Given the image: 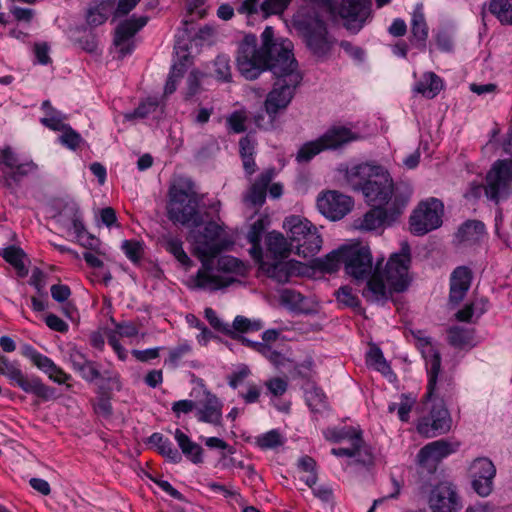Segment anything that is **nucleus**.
I'll return each mask as SVG.
<instances>
[{"instance_id":"nucleus-1","label":"nucleus","mask_w":512,"mask_h":512,"mask_svg":"<svg viewBox=\"0 0 512 512\" xmlns=\"http://www.w3.org/2000/svg\"><path fill=\"white\" fill-rule=\"evenodd\" d=\"M293 48V43L288 38H276L271 26H267L261 34V47H257V37L254 34L245 35L238 46L237 67L244 78L257 79L267 70L275 77L264 103L271 118L288 107L302 80Z\"/></svg>"},{"instance_id":"nucleus-2","label":"nucleus","mask_w":512,"mask_h":512,"mask_svg":"<svg viewBox=\"0 0 512 512\" xmlns=\"http://www.w3.org/2000/svg\"><path fill=\"white\" fill-rule=\"evenodd\" d=\"M370 15L371 2H309L293 15L292 24L312 53L323 57L336 42L327 31L325 18L340 19L347 30L357 33Z\"/></svg>"},{"instance_id":"nucleus-3","label":"nucleus","mask_w":512,"mask_h":512,"mask_svg":"<svg viewBox=\"0 0 512 512\" xmlns=\"http://www.w3.org/2000/svg\"><path fill=\"white\" fill-rule=\"evenodd\" d=\"M348 182L354 190L361 191L366 202L373 208L362 219L357 228L365 231L383 229L394 223L403 212V203L392 201L394 183L389 172L379 165L363 163L347 172Z\"/></svg>"},{"instance_id":"nucleus-4","label":"nucleus","mask_w":512,"mask_h":512,"mask_svg":"<svg viewBox=\"0 0 512 512\" xmlns=\"http://www.w3.org/2000/svg\"><path fill=\"white\" fill-rule=\"evenodd\" d=\"M222 234L223 226L214 221L208 222L202 232L195 234L194 250L202 267L188 279L191 289L214 292L230 286L235 275L244 273L243 262L233 256H222L217 259V265H213L214 258L224 249Z\"/></svg>"},{"instance_id":"nucleus-5","label":"nucleus","mask_w":512,"mask_h":512,"mask_svg":"<svg viewBox=\"0 0 512 512\" xmlns=\"http://www.w3.org/2000/svg\"><path fill=\"white\" fill-rule=\"evenodd\" d=\"M419 343L428 376L423 404V410H427L428 413L418 419L416 429L420 435L432 438L445 434L451 429L452 418L445 406L444 398L450 394L452 380L441 373V357L432 345L431 339L420 338Z\"/></svg>"},{"instance_id":"nucleus-6","label":"nucleus","mask_w":512,"mask_h":512,"mask_svg":"<svg viewBox=\"0 0 512 512\" xmlns=\"http://www.w3.org/2000/svg\"><path fill=\"white\" fill-rule=\"evenodd\" d=\"M263 229L262 221H257L252 225L247 236L252 245L249 253L259 263L260 269L278 283H286L294 276L306 275L309 271L307 265L288 259L293 253L292 246H290V239L281 232L271 231L265 235L263 251L260 244Z\"/></svg>"},{"instance_id":"nucleus-7","label":"nucleus","mask_w":512,"mask_h":512,"mask_svg":"<svg viewBox=\"0 0 512 512\" xmlns=\"http://www.w3.org/2000/svg\"><path fill=\"white\" fill-rule=\"evenodd\" d=\"M383 260L384 258L376 260L374 273L363 290V297L367 301L385 302L393 292L405 291L411 282L409 275L411 254L407 242L401 244L400 251L393 253L382 269Z\"/></svg>"},{"instance_id":"nucleus-8","label":"nucleus","mask_w":512,"mask_h":512,"mask_svg":"<svg viewBox=\"0 0 512 512\" xmlns=\"http://www.w3.org/2000/svg\"><path fill=\"white\" fill-rule=\"evenodd\" d=\"M200 202L192 182L179 181L169 188L168 218L183 226L199 227L203 223V216L199 211Z\"/></svg>"},{"instance_id":"nucleus-9","label":"nucleus","mask_w":512,"mask_h":512,"mask_svg":"<svg viewBox=\"0 0 512 512\" xmlns=\"http://www.w3.org/2000/svg\"><path fill=\"white\" fill-rule=\"evenodd\" d=\"M283 228L290 239L293 253L298 257L310 259L320 252L322 236L308 219L298 215L288 216L283 221Z\"/></svg>"},{"instance_id":"nucleus-10","label":"nucleus","mask_w":512,"mask_h":512,"mask_svg":"<svg viewBox=\"0 0 512 512\" xmlns=\"http://www.w3.org/2000/svg\"><path fill=\"white\" fill-rule=\"evenodd\" d=\"M324 437L331 442H347L348 447L333 448L331 453L336 457L353 458L354 462L363 466L374 463L372 448L365 443L361 430L352 426L332 427L324 431Z\"/></svg>"},{"instance_id":"nucleus-11","label":"nucleus","mask_w":512,"mask_h":512,"mask_svg":"<svg viewBox=\"0 0 512 512\" xmlns=\"http://www.w3.org/2000/svg\"><path fill=\"white\" fill-rule=\"evenodd\" d=\"M0 374L5 376L12 386L32 394L41 401L47 402L57 399L56 389L46 385L39 376L26 374L18 360H11L0 354Z\"/></svg>"},{"instance_id":"nucleus-12","label":"nucleus","mask_w":512,"mask_h":512,"mask_svg":"<svg viewBox=\"0 0 512 512\" xmlns=\"http://www.w3.org/2000/svg\"><path fill=\"white\" fill-rule=\"evenodd\" d=\"M360 138L359 134L344 126H333L321 137L303 144L296 154L299 163L308 162L320 152L337 149Z\"/></svg>"},{"instance_id":"nucleus-13","label":"nucleus","mask_w":512,"mask_h":512,"mask_svg":"<svg viewBox=\"0 0 512 512\" xmlns=\"http://www.w3.org/2000/svg\"><path fill=\"white\" fill-rule=\"evenodd\" d=\"M38 166L32 160L20 161L10 146L0 149V172L2 181L11 193H15L24 178L37 172Z\"/></svg>"},{"instance_id":"nucleus-14","label":"nucleus","mask_w":512,"mask_h":512,"mask_svg":"<svg viewBox=\"0 0 512 512\" xmlns=\"http://www.w3.org/2000/svg\"><path fill=\"white\" fill-rule=\"evenodd\" d=\"M444 205L437 198L419 203L410 217V230L415 235H424L442 224Z\"/></svg>"},{"instance_id":"nucleus-15","label":"nucleus","mask_w":512,"mask_h":512,"mask_svg":"<svg viewBox=\"0 0 512 512\" xmlns=\"http://www.w3.org/2000/svg\"><path fill=\"white\" fill-rule=\"evenodd\" d=\"M344 267L345 272L356 281L368 282L374 273L369 247L361 244L347 245Z\"/></svg>"},{"instance_id":"nucleus-16","label":"nucleus","mask_w":512,"mask_h":512,"mask_svg":"<svg viewBox=\"0 0 512 512\" xmlns=\"http://www.w3.org/2000/svg\"><path fill=\"white\" fill-rule=\"evenodd\" d=\"M511 183L512 160H498L487 173L485 194L497 203L508 195Z\"/></svg>"},{"instance_id":"nucleus-17","label":"nucleus","mask_w":512,"mask_h":512,"mask_svg":"<svg viewBox=\"0 0 512 512\" xmlns=\"http://www.w3.org/2000/svg\"><path fill=\"white\" fill-rule=\"evenodd\" d=\"M148 22V16H136L133 15L129 19H126L119 23L115 29L114 34V45L118 50V57L124 58L130 55L134 49L135 44L133 37L142 29Z\"/></svg>"},{"instance_id":"nucleus-18","label":"nucleus","mask_w":512,"mask_h":512,"mask_svg":"<svg viewBox=\"0 0 512 512\" xmlns=\"http://www.w3.org/2000/svg\"><path fill=\"white\" fill-rule=\"evenodd\" d=\"M459 446V442L446 439L430 442L419 450L417 462L420 466L433 471L443 459L457 452Z\"/></svg>"},{"instance_id":"nucleus-19","label":"nucleus","mask_w":512,"mask_h":512,"mask_svg":"<svg viewBox=\"0 0 512 512\" xmlns=\"http://www.w3.org/2000/svg\"><path fill=\"white\" fill-rule=\"evenodd\" d=\"M21 354L56 384H66L72 379L69 373L65 372L51 358L40 353L30 344L26 343L21 346Z\"/></svg>"},{"instance_id":"nucleus-20","label":"nucleus","mask_w":512,"mask_h":512,"mask_svg":"<svg viewBox=\"0 0 512 512\" xmlns=\"http://www.w3.org/2000/svg\"><path fill=\"white\" fill-rule=\"evenodd\" d=\"M317 207L326 218L336 221L352 209L353 200L337 191H327L318 196Z\"/></svg>"},{"instance_id":"nucleus-21","label":"nucleus","mask_w":512,"mask_h":512,"mask_svg":"<svg viewBox=\"0 0 512 512\" xmlns=\"http://www.w3.org/2000/svg\"><path fill=\"white\" fill-rule=\"evenodd\" d=\"M428 504L432 512H458L462 507L455 487L448 482H441L431 490Z\"/></svg>"},{"instance_id":"nucleus-22","label":"nucleus","mask_w":512,"mask_h":512,"mask_svg":"<svg viewBox=\"0 0 512 512\" xmlns=\"http://www.w3.org/2000/svg\"><path fill=\"white\" fill-rule=\"evenodd\" d=\"M222 409V401L216 395L208 392L202 401L196 403L195 417L199 422L221 426Z\"/></svg>"},{"instance_id":"nucleus-23","label":"nucleus","mask_w":512,"mask_h":512,"mask_svg":"<svg viewBox=\"0 0 512 512\" xmlns=\"http://www.w3.org/2000/svg\"><path fill=\"white\" fill-rule=\"evenodd\" d=\"M428 35L429 27L425 18L424 7L422 3H418L411 14L410 45L424 52L427 46Z\"/></svg>"},{"instance_id":"nucleus-24","label":"nucleus","mask_w":512,"mask_h":512,"mask_svg":"<svg viewBox=\"0 0 512 512\" xmlns=\"http://www.w3.org/2000/svg\"><path fill=\"white\" fill-rule=\"evenodd\" d=\"M472 271L467 266L456 267L450 277V302L458 304L470 288Z\"/></svg>"},{"instance_id":"nucleus-25","label":"nucleus","mask_w":512,"mask_h":512,"mask_svg":"<svg viewBox=\"0 0 512 512\" xmlns=\"http://www.w3.org/2000/svg\"><path fill=\"white\" fill-rule=\"evenodd\" d=\"M289 2H241L238 11L249 18L266 19L272 14L282 15Z\"/></svg>"},{"instance_id":"nucleus-26","label":"nucleus","mask_w":512,"mask_h":512,"mask_svg":"<svg viewBox=\"0 0 512 512\" xmlns=\"http://www.w3.org/2000/svg\"><path fill=\"white\" fill-rule=\"evenodd\" d=\"M275 175L274 168L264 170L247 191L244 201L252 206H262L266 200L267 188Z\"/></svg>"},{"instance_id":"nucleus-27","label":"nucleus","mask_w":512,"mask_h":512,"mask_svg":"<svg viewBox=\"0 0 512 512\" xmlns=\"http://www.w3.org/2000/svg\"><path fill=\"white\" fill-rule=\"evenodd\" d=\"M280 300L284 307L297 314H312L316 310L312 301L293 289H284L280 294Z\"/></svg>"},{"instance_id":"nucleus-28","label":"nucleus","mask_w":512,"mask_h":512,"mask_svg":"<svg viewBox=\"0 0 512 512\" xmlns=\"http://www.w3.org/2000/svg\"><path fill=\"white\" fill-rule=\"evenodd\" d=\"M58 222L68 230H72L79 240L87 235L82 214L76 205L66 206L58 215Z\"/></svg>"},{"instance_id":"nucleus-29","label":"nucleus","mask_w":512,"mask_h":512,"mask_svg":"<svg viewBox=\"0 0 512 512\" xmlns=\"http://www.w3.org/2000/svg\"><path fill=\"white\" fill-rule=\"evenodd\" d=\"M485 234V225L481 221L469 220L459 227L455 239L459 244L473 245L479 242Z\"/></svg>"},{"instance_id":"nucleus-30","label":"nucleus","mask_w":512,"mask_h":512,"mask_svg":"<svg viewBox=\"0 0 512 512\" xmlns=\"http://www.w3.org/2000/svg\"><path fill=\"white\" fill-rule=\"evenodd\" d=\"M159 241L162 247L173 255L181 266L189 268L192 265L190 257L183 249V241L180 236L172 233H166L161 236Z\"/></svg>"},{"instance_id":"nucleus-31","label":"nucleus","mask_w":512,"mask_h":512,"mask_svg":"<svg viewBox=\"0 0 512 512\" xmlns=\"http://www.w3.org/2000/svg\"><path fill=\"white\" fill-rule=\"evenodd\" d=\"M443 80L433 72H426L415 82L413 91L423 97L433 99L443 89Z\"/></svg>"},{"instance_id":"nucleus-32","label":"nucleus","mask_w":512,"mask_h":512,"mask_svg":"<svg viewBox=\"0 0 512 512\" xmlns=\"http://www.w3.org/2000/svg\"><path fill=\"white\" fill-rule=\"evenodd\" d=\"M41 109L45 116L40 119V123L53 131H60L67 125V115L54 108L49 100L43 101Z\"/></svg>"},{"instance_id":"nucleus-33","label":"nucleus","mask_w":512,"mask_h":512,"mask_svg":"<svg viewBox=\"0 0 512 512\" xmlns=\"http://www.w3.org/2000/svg\"><path fill=\"white\" fill-rule=\"evenodd\" d=\"M147 443L155 447L162 456L166 457L172 463L176 464L182 460L180 452L173 446L172 442L161 433L155 432L151 434Z\"/></svg>"},{"instance_id":"nucleus-34","label":"nucleus","mask_w":512,"mask_h":512,"mask_svg":"<svg viewBox=\"0 0 512 512\" xmlns=\"http://www.w3.org/2000/svg\"><path fill=\"white\" fill-rule=\"evenodd\" d=\"M174 438L180 447L182 453L194 464L202 463V447L193 442L188 435H186L180 429H176L174 433Z\"/></svg>"},{"instance_id":"nucleus-35","label":"nucleus","mask_w":512,"mask_h":512,"mask_svg":"<svg viewBox=\"0 0 512 512\" xmlns=\"http://www.w3.org/2000/svg\"><path fill=\"white\" fill-rule=\"evenodd\" d=\"M347 245H343L337 250H333L325 257L317 258L315 266L323 272L333 273L339 270L341 264L345 263Z\"/></svg>"},{"instance_id":"nucleus-36","label":"nucleus","mask_w":512,"mask_h":512,"mask_svg":"<svg viewBox=\"0 0 512 512\" xmlns=\"http://www.w3.org/2000/svg\"><path fill=\"white\" fill-rule=\"evenodd\" d=\"M366 364L368 367L380 372L383 376L387 377L390 381L395 378L391 366L384 358L382 350L377 346H372L366 354Z\"/></svg>"},{"instance_id":"nucleus-37","label":"nucleus","mask_w":512,"mask_h":512,"mask_svg":"<svg viewBox=\"0 0 512 512\" xmlns=\"http://www.w3.org/2000/svg\"><path fill=\"white\" fill-rule=\"evenodd\" d=\"M241 343L252 350L260 353L268 359L274 366L280 367L284 365L285 357L282 353L273 349L270 344L251 341L246 337H241Z\"/></svg>"},{"instance_id":"nucleus-38","label":"nucleus","mask_w":512,"mask_h":512,"mask_svg":"<svg viewBox=\"0 0 512 512\" xmlns=\"http://www.w3.org/2000/svg\"><path fill=\"white\" fill-rule=\"evenodd\" d=\"M162 101L157 96H149L142 101L136 109L124 114L126 121H134L136 119L146 118L148 115L155 113L159 108L162 110Z\"/></svg>"},{"instance_id":"nucleus-39","label":"nucleus","mask_w":512,"mask_h":512,"mask_svg":"<svg viewBox=\"0 0 512 512\" xmlns=\"http://www.w3.org/2000/svg\"><path fill=\"white\" fill-rule=\"evenodd\" d=\"M115 2H98L96 6L90 8L86 14V21L90 27H97L106 22L112 14Z\"/></svg>"},{"instance_id":"nucleus-40","label":"nucleus","mask_w":512,"mask_h":512,"mask_svg":"<svg viewBox=\"0 0 512 512\" xmlns=\"http://www.w3.org/2000/svg\"><path fill=\"white\" fill-rule=\"evenodd\" d=\"M264 324L260 319H249L247 317L238 315L235 317L233 324L231 325V329L234 332V335H229L233 339H237L241 342L240 333H248L259 331L263 328Z\"/></svg>"},{"instance_id":"nucleus-41","label":"nucleus","mask_w":512,"mask_h":512,"mask_svg":"<svg viewBox=\"0 0 512 512\" xmlns=\"http://www.w3.org/2000/svg\"><path fill=\"white\" fill-rule=\"evenodd\" d=\"M487 11L495 15L502 24L512 25V2H485L482 12L485 15Z\"/></svg>"},{"instance_id":"nucleus-42","label":"nucleus","mask_w":512,"mask_h":512,"mask_svg":"<svg viewBox=\"0 0 512 512\" xmlns=\"http://www.w3.org/2000/svg\"><path fill=\"white\" fill-rule=\"evenodd\" d=\"M488 301L480 299L472 302L471 304L465 305L461 310L456 313L457 320L461 322H472L478 319L482 314L487 311Z\"/></svg>"},{"instance_id":"nucleus-43","label":"nucleus","mask_w":512,"mask_h":512,"mask_svg":"<svg viewBox=\"0 0 512 512\" xmlns=\"http://www.w3.org/2000/svg\"><path fill=\"white\" fill-rule=\"evenodd\" d=\"M2 257L18 272L19 276L27 274V268L24 263L25 254L23 250L16 246H9L3 249Z\"/></svg>"},{"instance_id":"nucleus-44","label":"nucleus","mask_w":512,"mask_h":512,"mask_svg":"<svg viewBox=\"0 0 512 512\" xmlns=\"http://www.w3.org/2000/svg\"><path fill=\"white\" fill-rule=\"evenodd\" d=\"M451 345L458 348L472 347L474 345L473 330L462 327H451L448 332Z\"/></svg>"},{"instance_id":"nucleus-45","label":"nucleus","mask_w":512,"mask_h":512,"mask_svg":"<svg viewBox=\"0 0 512 512\" xmlns=\"http://www.w3.org/2000/svg\"><path fill=\"white\" fill-rule=\"evenodd\" d=\"M471 477L482 478V476L495 477L496 468L493 462L486 458L481 457L475 459L470 466Z\"/></svg>"},{"instance_id":"nucleus-46","label":"nucleus","mask_w":512,"mask_h":512,"mask_svg":"<svg viewBox=\"0 0 512 512\" xmlns=\"http://www.w3.org/2000/svg\"><path fill=\"white\" fill-rule=\"evenodd\" d=\"M283 443V438L276 429H272L256 437V445L262 450L275 449L283 445Z\"/></svg>"},{"instance_id":"nucleus-47","label":"nucleus","mask_w":512,"mask_h":512,"mask_svg":"<svg viewBox=\"0 0 512 512\" xmlns=\"http://www.w3.org/2000/svg\"><path fill=\"white\" fill-rule=\"evenodd\" d=\"M305 400L311 411L317 412L326 406V396L321 388L312 386L305 391Z\"/></svg>"},{"instance_id":"nucleus-48","label":"nucleus","mask_w":512,"mask_h":512,"mask_svg":"<svg viewBox=\"0 0 512 512\" xmlns=\"http://www.w3.org/2000/svg\"><path fill=\"white\" fill-rule=\"evenodd\" d=\"M144 243L139 240H124L121 248L126 257L133 263L139 262L144 255Z\"/></svg>"},{"instance_id":"nucleus-49","label":"nucleus","mask_w":512,"mask_h":512,"mask_svg":"<svg viewBox=\"0 0 512 512\" xmlns=\"http://www.w3.org/2000/svg\"><path fill=\"white\" fill-rule=\"evenodd\" d=\"M59 132H61V135L58 137V141L61 145L70 150H76L80 146L82 137L70 125H67Z\"/></svg>"},{"instance_id":"nucleus-50","label":"nucleus","mask_w":512,"mask_h":512,"mask_svg":"<svg viewBox=\"0 0 512 512\" xmlns=\"http://www.w3.org/2000/svg\"><path fill=\"white\" fill-rule=\"evenodd\" d=\"M264 385L267 389V395H269L273 404L274 400L284 395L288 389V381L280 377L271 378Z\"/></svg>"},{"instance_id":"nucleus-51","label":"nucleus","mask_w":512,"mask_h":512,"mask_svg":"<svg viewBox=\"0 0 512 512\" xmlns=\"http://www.w3.org/2000/svg\"><path fill=\"white\" fill-rule=\"evenodd\" d=\"M215 77L222 82H229L232 78L230 59L226 55H219L214 61Z\"/></svg>"},{"instance_id":"nucleus-52","label":"nucleus","mask_w":512,"mask_h":512,"mask_svg":"<svg viewBox=\"0 0 512 512\" xmlns=\"http://www.w3.org/2000/svg\"><path fill=\"white\" fill-rule=\"evenodd\" d=\"M184 74V65H176L174 64L171 68V71L168 75L165 87H164V95L168 96L174 93L177 89L178 83L183 77Z\"/></svg>"},{"instance_id":"nucleus-53","label":"nucleus","mask_w":512,"mask_h":512,"mask_svg":"<svg viewBox=\"0 0 512 512\" xmlns=\"http://www.w3.org/2000/svg\"><path fill=\"white\" fill-rule=\"evenodd\" d=\"M337 301L347 307L357 308L360 306L359 298L353 293L349 286H342L335 292Z\"/></svg>"},{"instance_id":"nucleus-54","label":"nucleus","mask_w":512,"mask_h":512,"mask_svg":"<svg viewBox=\"0 0 512 512\" xmlns=\"http://www.w3.org/2000/svg\"><path fill=\"white\" fill-rule=\"evenodd\" d=\"M204 316L209 324L217 331H220L226 335H234L231 329V325L224 323L217 315L216 311L210 307L205 308Z\"/></svg>"},{"instance_id":"nucleus-55","label":"nucleus","mask_w":512,"mask_h":512,"mask_svg":"<svg viewBox=\"0 0 512 512\" xmlns=\"http://www.w3.org/2000/svg\"><path fill=\"white\" fill-rule=\"evenodd\" d=\"M247 119L245 110L234 111L227 118L228 128L234 133H242L246 130Z\"/></svg>"},{"instance_id":"nucleus-56","label":"nucleus","mask_w":512,"mask_h":512,"mask_svg":"<svg viewBox=\"0 0 512 512\" xmlns=\"http://www.w3.org/2000/svg\"><path fill=\"white\" fill-rule=\"evenodd\" d=\"M74 371L77 372L83 380L89 383L94 382L101 376L97 363L92 360L87 361L80 368Z\"/></svg>"},{"instance_id":"nucleus-57","label":"nucleus","mask_w":512,"mask_h":512,"mask_svg":"<svg viewBox=\"0 0 512 512\" xmlns=\"http://www.w3.org/2000/svg\"><path fill=\"white\" fill-rule=\"evenodd\" d=\"M190 352L191 345L188 342L181 343L169 351V356L165 360V364L176 367L180 361Z\"/></svg>"},{"instance_id":"nucleus-58","label":"nucleus","mask_w":512,"mask_h":512,"mask_svg":"<svg viewBox=\"0 0 512 512\" xmlns=\"http://www.w3.org/2000/svg\"><path fill=\"white\" fill-rule=\"evenodd\" d=\"M251 374V371L248 366L241 365L239 366L235 371H233L228 376V384L229 386L236 390L242 385H244V381L248 378V376Z\"/></svg>"},{"instance_id":"nucleus-59","label":"nucleus","mask_w":512,"mask_h":512,"mask_svg":"<svg viewBox=\"0 0 512 512\" xmlns=\"http://www.w3.org/2000/svg\"><path fill=\"white\" fill-rule=\"evenodd\" d=\"M245 387V391L239 390V397L242 398L246 404L256 403L261 395V386L249 381L245 384Z\"/></svg>"},{"instance_id":"nucleus-60","label":"nucleus","mask_w":512,"mask_h":512,"mask_svg":"<svg viewBox=\"0 0 512 512\" xmlns=\"http://www.w3.org/2000/svg\"><path fill=\"white\" fill-rule=\"evenodd\" d=\"M493 479L494 477L488 476H482V478L472 477V487L478 495L486 497L492 492Z\"/></svg>"},{"instance_id":"nucleus-61","label":"nucleus","mask_w":512,"mask_h":512,"mask_svg":"<svg viewBox=\"0 0 512 512\" xmlns=\"http://www.w3.org/2000/svg\"><path fill=\"white\" fill-rule=\"evenodd\" d=\"M206 2H188L187 16L184 19V24L192 23L195 19L203 18L206 14Z\"/></svg>"},{"instance_id":"nucleus-62","label":"nucleus","mask_w":512,"mask_h":512,"mask_svg":"<svg viewBox=\"0 0 512 512\" xmlns=\"http://www.w3.org/2000/svg\"><path fill=\"white\" fill-rule=\"evenodd\" d=\"M113 333L116 334L118 336V338L123 337V338L134 339V338L138 337L139 329L133 322L124 321V322L117 323L115 325V332H113Z\"/></svg>"},{"instance_id":"nucleus-63","label":"nucleus","mask_w":512,"mask_h":512,"mask_svg":"<svg viewBox=\"0 0 512 512\" xmlns=\"http://www.w3.org/2000/svg\"><path fill=\"white\" fill-rule=\"evenodd\" d=\"M33 50L35 55V63L40 65H47L51 62V58L49 56L50 47L47 43H35Z\"/></svg>"},{"instance_id":"nucleus-64","label":"nucleus","mask_w":512,"mask_h":512,"mask_svg":"<svg viewBox=\"0 0 512 512\" xmlns=\"http://www.w3.org/2000/svg\"><path fill=\"white\" fill-rule=\"evenodd\" d=\"M171 409L175 416L179 418L182 414H188L193 411L195 412L196 402L189 399L179 400L172 404Z\"/></svg>"}]
</instances>
